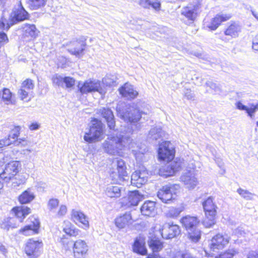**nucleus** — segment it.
<instances>
[{"instance_id":"obj_1","label":"nucleus","mask_w":258,"mask_h":258,"mask_svg":"<svg viewBox=\"0 0 258 258\" xmlns=\"http://www.w3.org/2000/svg\"><path fill=\"white\" fill-rule=\"evenodd\" d=\"M104 148L107 153L111 155H120L125 148H132V140L127 136L119 135V136L108 138L103 144Z\"/></svg>"},{"instance_id":"obj_2","label":"nucleus","mask_w":258,"mask_h":258,"mask_svg":"<svg viewBox=\"0 0 258 258\" xmlns=\"http://www.w3.org/2000/svg\"><path fill=\"white\" fill-rule=\"evenodd\" d=\"M118 115L125 121L136 123L141 118L142 113L136 104L132 103L125 105V111L121 110L120 107H117ZM142 113H143L142 112Z\"/></svg>"},{"instance_id":"obj_3","label":"nucleus","mask_w":258,"mask_h":258,"mask_svg":"<svg viewBox=\"0 0 258 258\" xmlns=\"http://www.w3.org/2000/svg\"><path fill=\"white\" fill-rule=\"evenodd\" d=\"M103 124L100 121L95 119L93 121L92 125L90 127L88 133H86L84 139L88 143H93L103 139Z\"/></svg>"},{"instance_id":"obj_4","label":"nucleus","mask_w":258,"mask_h":258,"mask_svg":"<svg viewBox=\"0 0 258 258\" xmlns=\"http://www.w3.org/2000/svg\"><path fill=\"white\" fill-rule=\"evenodd\" d=\"M110 176L114 181L125 180L129 178L126 171L124 161L121 159H116L112 162V169L110 171Z\"/></svg>"},{"instance_id":"obj_5","label":"nucleus","mask_w":258,"mask_h":258,"mask_svg":"<svg viewBox=\"0 0 258 258\" xmlns=\"http://www.w3.org/2000/svg\"><path fill=\"white\" fill-rule=\"evenodd\" d=\"M20 163L19 161H13L8 163L4 170L0 169L1 179L5 182H9L19 172Z\"/></svg>"},{"instance_id":"obj_6","label":"nucleus","mask_w":258,"mask_h":258,"mask_svg":"<svg viewBox=\"0 0 258 258\" xmlns=\"http://www.w3.org/2000/svg\"><path fill=\"white\" fill-rule=\"evenodd\" d=\"M29 17L28 13L25 10L20 2L18 8H14L10 15V22L7 23L6 31H8L10 27L13 25L26 20Z\"/></svg>"},{"instance_id":"obj_7","label":"nucleus","mask_w":258,"mask_h":258,"mask_svg":"<svg viewBox=\"0 0 258 258\" xmlns=\"http://www.w3.org/2000/svg\"><path fill=\"white\" fill-rule=\"evenodd\" d=\"M73 247L74 258H85L88 254L89 247L85 241L78 239L75 241L67 242Z\"/></svg>"},{"instance_id":"obj_8","label":"nucleus","mask_w":258,"mask_h":258,"mask_svg":"<svg viewBox=\"0 0 258 258\" xmlns=\"http://www.w3.org/2000/svg\"><path fill=\"white\" fill-rule=\"evenodd\" d=\"M158 157L161 160L169 161L174 157V150L170 142L165 141L159 145Z\"/></svg>"},{"instance_id":"obj_9","label":"nucleus","mask_w":258,"mask_h":258,"mask_svg":"<svg viewBox=\"0 0 258 258\" xmlns=\"http://www.w3.org/2000/svg\"><path fill=\"white\" fill-rule=\"evenodd\" d=\"M181 168V162L180 160H173L168 162L165 166L159 169V174L160 176L167 177L173 175Z\"/></svg>"},{"instance_id":"obj_10","label":"nucleus","mask_w":258,"mask_h":258,"mask_svg":"<svg viewBox=\"0 0 258 258\" xmlns=\"http://www.w3.org/2000/svg\"><path fill=\"white\" fill-rule=\"evenodd\" d=\"M162 237L166 239H171L176 237L180 233V229L177 225H170L169 223L164 224L162 228L160 226L158 229Z\"/></svg>"},{"instance_id":"obj_11","label":"nucleus","mask_w":258,"mask_h":258,"mask_svg":"<svg viewBox=\"0 0 258 258\" xmlns=\"http://www.w3.org/2000/svg\"><path fill=\"white\" fill-rule=\"evenodd\" d=\"M78 87L82 94L88 93L92 92H98L100 94L103 93V90L101 87L100 82L94 80H89L83 84L79 83Z\"/></svg>"},{"instance_id":"obj_12","label":"nucleus","mask_w":258,"mask_h":258,"mask_svg":"<svg viewBox=\"0 0 258 258\" xmlns=\"http://www.w3.org/2000/svg\"><path fill=\"white\" fill-rule=\"evenodd\" d=\"M68 51L77 56L83 55L86 48V42L82 39H74L68 44Z\"/></svg>"},{"instance_id":"obj_13","label":"nucleus","mask_w":258,"mask_h":258,"mask_svg":"<svg viewBox=\"0 0 258 258\" xmlns=\"http://www.w3.org/2000/svg\"><path fill=\"white\" fill-rule=\"evenodd\" d=\"M229 242V237L218 234L214 236L211 240L209 246L211 251L217 252L219 250L222 249Z\"/></svg>"},{"instance_id":"obj_14","label":"nucleus","mask_w":258,"mask_h":258,"mask_svg":"<svg viewBox=\"0 0 258 258\" xmlns=\"http://www.w3.org/2000/svg\"><path fill=\"white\" fill-rule=\"evenodd\" d=\"M42 241L29 239L25 247L26 253L31 258H36L39 255L40 249L42 247Z\"/></svg>"},{"instance_id":"obj_15","label":"nucleus","mask_w":258,"mask_h":258,"mask_svg":"<svg viewBox=\"0 0 258 258\" xmlns=\"http://www.w3.org/2000/svg\"><path fill=\"white\" fill-rule=\"evenodd\" d=\"M174 188V185L164 186L158 191L157 196L163 202L167 203L175 199Z\"/></svg>"},{"instance_id":"obj_16","label":"nucleus","mask_w":258,"mask_h":258,"mask_svg":"<svg viewBox=\"0 0 258 258\" xmlns=\"http://www.w3.org/2000/svg\"><path fill=\"white\" fill-rule=\"evenodd\" d=\"M200 8L201 4L198 2H194L193 4H190L182 9L181 14L192 23L196 19Z\"/></svg>"},{"instance_id":"obj_17","label":"nucleus","mask_w":258,"mask_h":258,"mask_svg":"<svg viewBox=\"0 0 258 258\" xmlns=\"http://www.w3.org/2000/svg\"><path fill=\"white\" fill-rule=\"evenodd\" d=\"M181 181L186 188L191 189L199 184V181L196 177L194 170H189L184 173L180 177Z\"/></svg>"},{"instance_id":"obj_18","label":"nucleus","mask_w":258,"mask_h":258,"mask_svg":"<svg viewBox=\"0 0 258 258\" xmlns=\"http://www.w3.org/2000/svg\"><path fill=\"white\" fill-rule=\"evenodd\" d=\"M148 173L146 170H137L134 172L131 176L132 184L140 187L148 180Z\"/></svg>"},{"instance_id":"obj_19","label":"nucleus","mask_w":258,"mask_h":258,"mask_svg":"<svg viewBox=\"0 0 258 258\" xmlns=\"http://www.w3.org/2000/svg\"><path fill=\"white\" fill-rule=\"evenodd\" d=\"M148 173L146 170H137L134 172L131 176L132 184L140 187L148 180Z\"/></svg>"},{"instance_id":"obj_20","label":"nucleus","mask_w":258,"mask_h":258,"mask_svg":"<svg viewBox=\"0 0 258 258\" xmlns=\"http://www.w3.org/2000/svg\"><path fill=\"white\" fill-rule=\"evenodd\" d=\"M99 113L105 119L110 130H115L114 116L112 110L109 108L102 107L99 109Z\"/></svg>"},{"instance_id":"obj_21","label":"nucleus","mask_w":258,"mask_h":258,"mask_svg":"<svg viewBox=\"0 0 258 258\" xmlns=\"http://www.w3.org/2000/svg\"><path fill=\"white\" fill-rule=\"evenodd\" d=\"M32 224L25 226L23 228L20 230V232L25 235H30L38 233L40 227V222L36 218L31 219Z\"/></svg>"},{"instance_id":"obj_22","label":"nucleus","mask_w":258,"mask_h":258,"mask_svg":"<svg viewBox=\"0 0 258 258\" xmlns=\"http://www.w3.org/2000/svg\"><path fill=\"white\" fill-rule=\"evenodd\" d=\"M133 220L130 212H126L115 219V224L119 229H122L132 224Z\"/></svg>"},{"instance_id":"obj_23","label":"nucleus","mask_w":258,"mask_h":258,"mask_svg":"<svg viewBox=\"0 0 258 258\" xmlns=\"http://www.w3.org/2000/svg\"><path fill=\"white\" fill-rule=\"evenodd\" d=\"M180 221L182 227L185 228L186 231L198 227L200 222L196 217L188 215L183 217Z\"/></svg>"},{"instance_id":"obj_24","label":"nucleus","mask_w":258,"mask_h":258,"mask_svg":"<svg viewBox=\"0 0 258 258\" xmlns=\"http://www.w3.org/2000/svg\"><path fill=\"white\" fill-rule=\"evenodd\" d=\"M71 215L74 221H77L83 225L84 229H86L89 227L88 217L82 211L73 209Z\"/></svg>"},{"instance_id":"obj_25","label":"nucleus","mask_w":258,"mask_h":258,"mask_svg":"<svg viewBox=\"0 0 258 258\" xmlns=\"http://www.w3.org/2000/svg\"><path fill=\"white\" fill-rule=\"evenodd\" d=\"M235 105L238 109L245 111L251 118L254 116V113L258 110V103L256 104L249 103L248 106H246L240 101H238L236 103Z\"/></svg>"},{"instance_id":"obj_26","label":"nucleus","mask_w":258,"mask_h":258,"mask_svg":"<svg viewBox=\"0 0 258 258\" xmlns=\"http://www.w3.org/2000/svg\"><path fill=\"white\" fill-rule=\"evenodd\" d=\"M119 91L122 96L130 99H134L138 95V92L134 89L133 86L127 83L119 89Z\"/></svg>"},{"instance_id":"obj_27","label":"nucleus","mask_w":258,"mask_h":258,"mask_svg":"<svg viewBox=\"0 0 258 258\" xmlns=\"http://www.w3.org/2000/svg\"><path fill=\"white\" fill-rule=\"evenodd\" d=\"M231 17L230 14H221L217 15L213 18L210 24L208 26V27L211 30H216L222 22H225L228 20Z\"/></svg>"},{"instance_id":"obj_28","label":"nucleus","mask_w":258,"mask_h":258,"mask_svg":"<svg viewBox=\"0 0 258 258\" xmlns=\"http://www.w3.org/2000/svg\"><path fill=\"white\" fill-rule=\"evenodd\" d=\"M141 213L146 216L153 217L155 215V203L148 201L145 202L141 208Z\"/></svg>"},{"instance_id":"obj_29","label":"nucleus","mask_w":258,"mask_h":258,"mask_svg":"<svg viewBox=\"0 0 258 258\" xmlns=\"http://www.w3.org/2000/svg\"><path fill=\"white\" fill-rule=\"evenodd\" d=\"M206 216H215L216 214V206L213 204L212 199L209 198L203 203Z\"/></svg>"},{"instance_id":"obj_30","label":"nucleus","mask_w":258,"mask_h":258,"mask_svg":"<svg viewBox=\"0 0 258 258\" xmlns=\"http://www.w3.org/2000/svg\"><path fill=\"white\" fill-rule=\"evenodd\" d=\"M164 132L160 127H155L151 128L149 133L148 139L151 141H157L160 143L162 140Z\"/></svg>"},{"instance_id":"obj_31","label":"nucleus","mask_w":258,"mask_h":258,"mask_svg":"<svg viewBox=\"0 0 258 258\" xmlns=\"http://www.w3.org/2000/svg\"><path fill=\"white\" fill-rule=\"evenodd\" d=\"M13 210L20 222L23 221V220L30 213L31 211L29 208L25 206L15 207Z\"/></svg>"},{"instance_id":"obj_32","label":"nucleus","mask_w":258,"mask_h":258,"mask_svg":"<svg viewBox=\"0 0 258 258\" xmlns=\"http://www.w3.org/2000/svg\"><path fill=\"white\" fill-rule=\"evenodd\" d=\"M133 248V251L141 255L147 254V250L145 246V242L141 238H137L135 240Z\"/></svg>"},{"instance_id":"obj_33","label":"nucleus","mask_w":258,"mask_h":258,"mask_svg":"<svg viewBox=\"0 0 258 258\" xmlns=\"http://www.w3.org/2000/svg\"><path fill=\"white\" fill-rule=\"evenodd\" d=\"M142 196L140 194L138 190L131 191L128 196V205L131 206H137L142 200Z\"/></svg>"},{"instance_id":"obj_34","label":"nucleus","mask_w":258,"mask_h":258,"mask_svg":"<svg viewBox=\"0 0 258 258\" xmlns=\"http://www.w3.org/2000/svg\"><path fill=\"white\" fill-rule=\"evenodd\" d=\"M241 31V27L236 23H231L225 30L224 33L226 35L235 37L238 36Z\"/></svg>"},{"instance_id":"obj_35","label":"nucleus","mask_w":258,"mask_h":258,"mask_svg":"<svg viewBox=\"0 0 258 258\" xmlns=\"http://www.w3.org/2000/svg\"><path fill=\"white\" fill-rule=\"evenodd\" d=\"M121 189L119 185H110L106 189V194L110 198H118L121 195Z\"/></svg>"},{"instance_id":"obj_36","label":"nucleus","mask_w":258,"mask_h":258,"mask_svg":"<svg viewBox=\"0 0 258 258\" xmlns=\"http://www.w3.org/2000/svg\"><path fill=\"white\" fill-rule=\"evenodd\" d=\"M35 198L34 193L32 192L30 189L24 191L19 197V201L22 204H25L31 202Z\"/></svg>"},{"instance_id":"obj_37","label":"nucleus","mask_w":258,"mask_h":258,"mask_svg":"<svg viewBox=\"0 0 258 258\" xmlns=\"http://www.w3.org/2000/svg\"><path fill=\"white\" fill-rule=\"evenodd\" d=\"M186 232L187 237L191 242L196 243L201 239V231L198 227L190 229Z\"/></svg>"},{"instance_id":"obj_38","label":"nucleus","mask_w":258,"mask_h":258,"mask_svg":"<svg viewBox=\"0 0 258 258\" xmlns=\"http://www.w3.org/2000/svg\"><path fill=\"white\" fill-rule=\"evenodd\" d=\"M1 228L7 231L9 230L10 228H15L17 227V224L15 223V220L12 218H5L0 223Z\"/></svg>"},{"instance_id":"obj_39","label":"nucleus","mask_w":258,"mask_h":258,"mask_svg":"<svg viewBox=\"0 0 258 258\" xmlns=\"http://www.w3.org/2000/svg\"><path fill=\"white\" fill-rule=\"evenodd\" d=\"M63 227V231L67 234L72 236H76L78 234V230L75 229L69 221H65Z\"/></svg>"},{"instance_id":"obj_40","label":"nucleus","mask_w":258,"mask_h":258,"mask_svg":"<svg viewBox=\"0 0 258 258\" xmlns=\"http://www.w3.org/2000/svg\"><path fill=\"white\" fill-rule=\"evenodd\" d=\"M47 0H27V3L31 10H38L44 7Z\"/></svg>"},{"instance_id":"obj_41","label":"nucleus","mask_w":258,"mask_h":258,"mask_svg":"<svg viewBox=\"0 0 258 258\" xmlns=\"http://www.w3.org/2000/svg\"><path fill=\"white\" fill-rule=\"evenodd\" d=\"M25 30L26 35L32 38L36 37L39 33V31L37 30L34 24L26 25Z\"/></svg>"},{"instance_id":"obj_42","label":"nucleus","mask_w":258,"mask_h":258,"mask_svg":"<svg viewBox=\"0 0 258 258\" xmlns=\"http://www.w3.org/2000/svg\"><path fill=\"white\" fill-rule=\"evenodd\" d=\"M148 244L150 248L154 252H158L163 248L162 242L156 239H151L148 241Z\"/></svg>"},{"instance_id":"obj_43","label":"nucleus","mask_w":258,"mask_h":258,"mask_svg":"<svg viewBox=\"0 0 258 258\" xmlns=\"http://www.w3.org/2000/svg\"><path fill=\"white\" fill-rule=\"evenodd\" d=\"M184 209L183 206H179L177 208L172 207L168 211L166 215L169 218H176L184 210Z\"/></svg>"},{"instance_id":"obj_44","label":"nucleus","mask_w":258,"mask_h":258,"mask_svg":"<svg viewBox=\"0 0 258 258\" xmlns=\"http://www.w3.org/2000/svg\"><path fill=\"white\" fill-rule=\"evenodd\" d=\"M10 181H12V187L15 188L23 184L26 181V178L23 175H18L13 177Z\"/></svg>"},{"instance_id":"obj_45","label":"nucleus","mask_w":258,"mask_h":258,"mask_svg":"<svg viewBox=\"0 0 258 258\" xmlns=\"http://www.w3.org/2000/svg\"><path fill=\"white\" fill-rule=\"evenodd\" d=\"M2 97L3 100L7 104H9L12 102V93L9 89H3Z\"/></svg>"},{"instance_id":"obj_46","label":"nucleus","mask_w":258,"mask_h":258,"mask_svg":"<svg viewBox=\"0 0 258 258\" xmlns=\"http://www.w3.org/2000/svg\"><path fill=\"white\" fill-rule=\"evenodd\" d=\"M237 192L244 199L246 200H250L252 198L253 194L247 190H245L239 188L237 189Z\"/></svg>"},{"instance_id":"obj_47","label":"nucleus","mask_w":258,"mask_h":258,"mask_svg":"<svg viewBox=\"0 0 258 258\" xmlns=\"http://www.w3.org/2000/svg\"><path fill=\"white\" fill-rule=\"evenodd\" d=\"M59 204V201L57 199H51L49 200L47 207L50 211H53L58 207Z\"/></svg>"},{"instance_id":"obj_48","label":"nucleus","mask_w":258,"mask_h":258,"mask_svg":"<svg viewBox=\"0 0 258 258\" xmlns=\"http://www.w3.org/2000/svg\"><path fill=\"white\" fill-rule=\"evenodd\" d=\"M215 216H209V217L206 216V218L203 222L204 226L206 228H209L212 226L215 223Z\"/></svg>"},{"instance_id":"obj_49","label":"nucleus","mask_w":258,"mask_h":258,"mask_svg":"<svg viewBox=\"0 0 258 258\" xmlns=\"http://www.w3.org/2000/svg\"><path fill=\"white\" fill-rule=\"evenodd\" d=\"M53 84L58 86H63L64 85V77L58 74L55 75L52 78Z\"/></svg>"},{"instance_id":"obj_50","label":"nucleus","mask_w":258,"mask_h":258,"mask_svg":"<svg viewBox=\"0 0 258 258\" xmlns=\"http://www.w3.org/2000/svg\"><path fill=\"white\" fill-rule=\"evenodd\" d=\"M236 253V251L233 249H229L226 252L221 253L215 258H232Z\"/></svg>"},{"instance_id":"obj_51","label":"nucleus","mask_w":258,"mask_h":258,"mask_svg":"<svg viewBox=\"0 0 258 258\" xmlns=\"http://www.w3.org/2000/svg\"><path fill=\"white\" fill-rule=\"evenodd\" d=\"M20 126H16L13 128L9 135V138H11L13 139H17L19 134H20Z\"/></svg>"},{"instance_id":"obj_52","label":"nucleus","mask_w":258,"mask_h":258,"mask_svg":"<svg viewBox=\"0 0 258 258\" xmlns=\"http://www.w3.org/2000/svg\"><path fill=\"white\" fill-rule=\"evenodd\" d=\"M206 85L214 90L215 93H219L221 92V88L220 86L216 83L211 81H208L206 83Z\"/></svg>"},{"instance_id":"obj_53","label":"nucleus","mask_w":258,"mask_h":258,"mask_svg":"<svg viewBox=\"0 0 258 258\" xmlns=\"http://www.w3.org/2000/svg\"><path fill=\"white\" fill-rule=\"evenodd\" d=\"M8 41L9 39L6 34L3 32V30L0 31V48Z\"/></svg>"},{"instance_id":"obj_54","label":"nucleus","mask_w":258,"mask_h":258,"mask_svg":"<svg viewBox=\"0 0 258 258\" xmlns=\"http://www.w3.org/2000/svg\"><path fill=\"white\" fill-rule=\"evenodd\" d=\"M23 88L26 89L28 90H32L34 88V84L32 81L30 79H27L24 81L22 84Z\"/></svg>"},{"instance_id":"obj_55","label":"nucleus","mask_w":258,"mask_h":258,"mask_svg":"<svg viewBox=\"0 0 258 258\" xmlns=\"http://www.w3.org/2000/svg\"><path fill=\"white\" fill-rule=\"evenodd\" d=\"M75 84V80L71 77H64V85L67 88H70L73 86Z\"/></svg>"},{"instance_id":"obj_56","label":"nucleus","mask_w":258,"mask_h":258,"mask_svg":"<svg viewBox=\"0 0 258 258\" xmlns=\"http://www.w3.org/2000/svg\"><path fill=\"white\" fill-rule=\"evenodd\" d=\"M12 143L13 141L11 140L9 137L5 138L4 139L0 140V148L10 145Z\"/></svg>"},{"instance_id":"obj_57","label":"nucleus","mask_w":258,"mask_h":258,"mask_svg":"<svg viewBox=\"0 0 258 258\" xmlns=\"http://www.w3.org/2000/svg\"><path fill=\"white\" fill-rule=\"evenodd\" d=\"M28 91L26 89L23 88L21 86V89L19 91V94L22 100H24L27 98L29 93Z\"/></svg>"},{"instance_id":"obj_58","label":"nucleus","mask_w":258,"mask_h":258,"mask_svg":"<svg viewBox=\"0 0 258 258\" xmlns=\"http://www.w3.org/2000/svg\"><path fill=\"white\" fill-rule=\"evenodd\" d=\"M152 7L156 11H159L161 8L160 3L156 0H151L150 8Z\"/></svg>"},{"instance_id":"obj_59","label":"nucleus","mask_w":258,"mask_h":258,"mask_svg":"<svg viewBox=\"0 0 258 258\" xmlns=\"http://www.w3.org/2000/svg\"><path fill=\"white\" fill-rule=\"evenodd\" d=\"M67 212V208L65 205H61L60 206L59 210L57 213L58 217H62L66 215Z\"/></svg>"},{"instance_id":"obj_60","label":"nucleus","mask_w":258,"mask_h":258,"mask_svg":"<svg viewBox=\"0 0 258 258\" xmlns=\"http://www.w3.org/2000/svg\"><path fill=\"white\" fill-rule=\"evenodd\" d=\"M14 144L17 146L25 147L27 145V142L25 138H20L14 141Z\"/></svg>"},{"instance_id":"obj_61","label":"nucleus","mask_w":258,"mask_h":258,"mask_svg":"<svg viewBox=\"0 0 258 258\" xmlns=\"http://www.w3.org/2000/svg\"><path fill=\"white\" fill-rule=\"evenodd\" d=\"M184 96L188 100H194L195 98L194 94L190 89H185L184 92Z\"/></svg>"},{"instance_id":"obj_62","label":"nucleus","mask_w":258,"mask_h":258,"mask_svg":"<svg viewBox=\"0 0 258 258\" xmlns=\"http://www.w3.org/2000/svg\"><path fill=\"white\" fill-rule=\"evenodd\" d=\"M151 0H141L140 5L145 8H150Z\"/></svg>"},{"instance_id":"obj_63","label":"nucleus","mask_w":258,"mask_h":258,"mask_svg":"<svg viewBox=\"0 0 258 258\" xmlns=\"http://www.w3.org/2000/svg\"><path fill=\"white\" fill-rule=\"evenodd\" d=\"M252 48L255 50H258V35L253 40Z\"/></svg>"},{"instance_id":"obj_64","label":"nucleus","mask_w":258,"mask_h":258,"mask_svg":"<svg viewBox=\"0 0 258 258\" xmlns=\"http://www.w3.org/2000/svg\"><path fill=\"white\" fill-rule=\"evenodd\" d=\"M247 258H258V250L250 251L247 254Z\"/></svg>"}]
</instances>
